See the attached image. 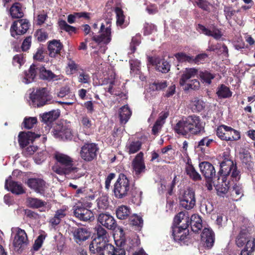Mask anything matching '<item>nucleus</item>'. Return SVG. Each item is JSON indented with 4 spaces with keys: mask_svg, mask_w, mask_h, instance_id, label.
I'll return each mask as SVG.
<instances>
[{
    "mask_svg": "<svg viewBox=\"0 0 255 255\" xmlns=\"http://www.w3.org/2000/svg\"><path fill=\"white\" fill-rule=\"evenodd\" d=\"M54 157L58 164H55L52 167L53 171L59 175H71V178L74 179H78L85 175L84 169L73 166V159L70 156L56 152Z\"/></svg>",
    "mask_w": 255,
    "mask_h": 255,
    "instance_id": "obj_1",
    "label": "nucleus"
},
{
    "mask_svg": "<svg viewBox=\"0 0 255 255\" xmlns=\"http://www.w3.org/2000/svg\"><path fill=\"white\" fill-rule=\"evenodd\" d=\"M204 129V124L199 117L195 115L184 117L175 125L173 130L179 135L186 136L189 134L197 135Z\"/></svg>",
    "mask_w": 255,
    "mask_h": 255,
    "instance_id": "obj_2",
    "label": "nucleus"
},
{
    "mask_svg": "<svg viewBox=\"0 0 255 255\" xmlns=\"http://www.w3.org/2000/svg\"><path fill=\"white\" fill-rule=\"evenodd\" d=\"M220 177L222 178V184L219 183L215 185L216 189L218 193L225 194L229 189L230 180L237 181L240 178L239 172L237 170V167L232 160H228L223 161L220 164Z\"/></svg>",
    "mask_w": 255,
    "mask_h": 255,
    "instance_id": "obj_3",
    "label": "nucleus"
},
{
    "mask_svg": "<svg viewBox=\"0 0 255 255\" xmlns=\"http://www.w3.org/2000/svg\"><path fill=\"white\" fill-rule=\"evenodd\" d=\"M86 201L81 199L74 206V215L81 221H88L94 220V216L93 212L90 209L91 203L88 201L93 200L95 196L93 195L86 197Z\"/></svg>",
    "mask_w": 255,
    "mask_h": 255,
    "instance_id": "obj_4",
    "label": "nucleus"
},
{
    "mask_svg": "<svg viewBox=\"0 0 255 255\" xmlns=\"http://www.w3.org/2000/svg\"><path fill=\"white\" fill-rule=\"evenodd\" d=\"M236 244L238 247H244L241 255H253L255 250V238L249 230L242 228L236 238Z\"/></svg>",
    "mask_w": 255,
    "mask_h": 255,
    "instance_id": "obj_5",
    "label": "nucleus"
},
{
    "mask_svg": "<svg viewBox=\"0 0 255 255\" xmlns=\"http://www.w3.org/2000/svg\"><path fill=\"white\" fill-rule=\"evenodd\" d=\"M111 20L108 19L105 23H102L100 26L99 34H92V39L98 45H103L101 46L100 51L104 53L107 47V44L109 43L111 40Z\"/></svg>",
    "mask_w": 255,
    "mask_h": 255,
    "instance_id": "obj_6",
    "label": "nucleus"
},
{
    "mask_svg": "<svg viewBox=\"0 0 255 255\" xmlns=\"http://www.w3.org/2000/svg\"><path fill=\"white\" fill-rule=\"evenodd\" d=\"M130 191L129 181L127 177L120 174L114 185L113 192L115 196L122 199L127 196Z\"/></svg>",
    "mask_w": 255,
    "mask_h": 255,
    "instance_id": "obj_7",
    "label": "nucleus"
},
{
    "mask_svg": "<svg viewBox=\"0 0 255 255\" xmlns=\"http://www.w3.org/2000/svg\"><path fill=\"white\" fill-rule=\"evenodd\" d=\"M12 234L14 235L12 245L15 251L21 252L28 243L27 236L24 230L18 227L11 228Z\"/></svg>",
    "mask_w": 255,
    "mask_h": 255,
    "instance_id": "obj_8",
    "label": "nucleus"
},
{
    "mask_svg": "<svg viewBox=\"0 0 255 255\" xmlns=\"http://www.w3.org/2000/svg\"><path fill=\"white\" fill-rule=\"evenodd\" d=\"M29 98L31 104L34 107H40L50 103L51 96L48 94L46 88H43L36 90L30 94Z\"/></svg>",
    "mask_w": 255,
    "mask_h": 255,
    "instance_id": "obj_9",
    "label": "nucleus"
},
{
    "mask_svg": "<svg viewBox=\"0 0 255 255\" xmlns=\"http://www.w3.org/2000/svg\"><path fill=\"white\" fill-rule=\"evenodd\" d=\"M216 134L221 139L226 141L238 140L241 138L239 131L225 125L217 128Z\"/></svg>",
    "mask_w": 255,
    "mask_h": 255,
    "instance_id": "obj_10",
    "label": "nucleus"
},
{
    "mask_svg": "<svg viewBox=\"0 0 255 255\" xmlns=\"http://www.w3.org/2000/svg\"><path fill=\"white\" fill-rule=\"evenodd\" d=\"M90 251L92 254L97 255H111L112 250H114V246L106 242H101L99 239H94L92 241L89 246Z\"/></svg>",
    "mask_w": 255,
    "mask_h": 255,
    "instance_id": "obj_11",
    "label": "nucleus"
},
{
    "mask_svg": "<svg viewBox=\"0 0 255 255\" xmlns=\"http://www.w3.org/2000/svg\"><path fill=\"white\" fill-rule=\"evenodd\" d=\"M98 150V148L95 143L85 144L81 147L80 156L85 161H92L96 157Z\"/></svg>",
    "mask_w": 255,
    "mask_h": 255,
    "instance_id": "obj_12",
    "label": "nucleus"
},
{
    "mask_svg": "<svg viewBox=\"0 0 255 255\" xmlns=\"http://www.w3.org/2000/svg\"><path fill=\"white\" fill-rule=\"evenodd\" d=\"M184 218L181 221L180 224L173 230L172 235L175 240L181 241L184 240L185 238L186 233L184 232L190 225V218L188 213Z\"/></svg>",
    "mask_w": 255,
    "mask_h": 255,
    "instance_id": "obj_13",
    "label": "nucleus"
},
{
    "mask_svg": "<svg viewBox=\"0 0 255 255\" xmlns=\"http://www.w3.org/2000/svg\"><path fill=\"white\" fill-rule=\"evenodd\" d=\"M196 203L195 193L191 189L185 190L180 198V204L183 208L187 210L192 209Z\"/></svg>",
    "mask_w": 255,
    "mask_h": 255,
    "instance_id": "obj_14",
    "label": "nucleus"
},
{
    "mask_svg": "<svg viewBox=\"0 0 255 255\" xmlns=\"http://www.w3.org/2000/svg\"><path fill=\"white\" fill-rule=\"evenodd\" d=\"M29 27V23L26 19H21L14 21L10 27L11 35L14 37L16 35L23 34Z\"/></svg>",
    "mask_w": 255,
    "mask_h": 255,
    "instance_id": "obj_15",
    "label": "nucleus"
},
{
    "mask_svg": "<svg viewBox=\"0 0 255 255\" xmlns=\"http://www.w3.org/2000/svg\"><path fill=\"white\" fill-rule=\"evenodd\" d=\"M131 166L133 171L136 175L144 172L145 165L143 159V153L139 152L133 159Z\"/></svg>",
    "mask_w": 255,
    "mask_h": 255,
    "instance_id": "obj_16",
    "label": "nucleus"
},
{
    "mask_svg": "<svg viewBox=\"0 0 255 255\" xmlns=\"http://www.w3.org/2000/svg\"><path fill=\"white\" fill-rule=\"evenodd\" d=\"M53 134L56 138L62 140L71 139L73 136L71 129L67 126L56 127L54 129Z\"/></svg>",
    "mask_w": 255,
    "mask_h": 255,
    "instance_id": "obj_17",
    "label": "nucleus"
},
{
    "mask_svg": "<svg viewBox=\"0 0 255 255\" xmlns=\"http://www.w3.org/2000/svg\"><path fill=\"white\" fill-rule=\"evenodd\" d=\"M27 185L31 189L40 194L44 193L46 187L45 182L40 178H30L27 181Z\"/></svg>",
    "mask_w": 255,
    "mask_h": 255,
    "instance_id": "obj_18",
    "label": "nucleus"
},
{
    "mask_svg": "<svg viewBox=\"0 0 255 255\" xmlns=\"http://www.w3.org/2000/svg\"><path fill=\"white\" fill-rule=\"evenodd\" d=\"M148 61L153 65L155 66L156 70L162 73H166L170 69V65L164 59L159 57H149Z\"/></svg>",
    "mask_w": 255,
    "mask_h": 255,
    "instance_id": "obj_19",
    "label": "nucleus"
},
{
    "mask_svg": "<svg viewBox=\"0 0 255 255\" xmlns=\"http://www.w3.org/2000/svg\"><path fill=\"white\" fill-rule=\"evenodd\" d=\"M40 137V134L28 131L27 132H21L18 135V142L20 147L24 148L34 139Z\"/></svg>",
    "mask_w": 255,
    "mask_h": 255,
    "instance_id": "obj_20",
    "label": "nucleus"
},
{
    "mask_svg": "<svg viewBox=\"0 0 255 255\" xmlns=\"http://www.w3.org/2000/svg\"><path fill=\"white\" fill-rule=\"evenodd\" d=\"M98 221L102 226L110 230H114L117 226L114 217L109 214H100Z\"/></svg>",
    "mask_w": 255,
    "mask_h": 255,
    "instance_id": "obj_21",
    "label": "nucleus"
},
{
    "mask_svg": "<svg viewBox=\"0 0 255 255\" xmlns=\"http://www.w3.org/2000/svg\"><path fill=\"white\" fill-rule=\"evenodd\" d=\"M200 171L206 178L211 179L216 173L214 167L209 162L204 161L199 165Z\"/></svg>",
    "mask_w": 255,
    "mask_h": 255,
    "instance_id": "obj_22",
    "label": "nucleus"
},
{
    "mask_svg": "<svg viewBox=\"0 0 255 255\" xmlns=\"http://www.w3.org/2000/svg\"><path fill=\"white\" fill-rule=\"evenodd\" d=\"M201 241L204 245L208 248H211L214 243V234L209 228H205L201 235Z\"/></svg>",
    "mask_w": 255,
    "mask_h": 255,
    "instance_id": "obj_23",
    "label": "nucleus"
},
{
    "mask_svg": "<svg viewBox=\"0 0 255 255\" xmlns=\"http://www.w3.org/2000/svg\"><path fill=\"white\" fill-rule=\"evenodd\" d=\"M198 31L207 36H211L216 39H219L222 36V32L218 28H213L209 29L201 24H198L197 27Z\"/></svg>",
    "mask_w": 255,
    "mask_h": 255,
    "instance_id": "obj_24",
    "label": "nucleus"
},
{
    "mask_svg": "<svg viewBox=\"0 0 255 255\" xmlns=\"http://www.w3.org/2000/svg\"><path fill=\"white\" fill-rule=\"evenodd\" d=\"M74 239L78 244L86 240L90 236V233L86 228H77L73 232Z\"/></svg>",
    "mask_w": 255,
    "mask_h": 255,
    "instance_id": "obj_25",
    "label": "nucleus"
},
{
    "mask_svg": "<svg viewBox=\"0 0 255 255\" xmlns=\"http://www.w3.org/2000/svg\"><path fill=\"white\" fill-rule=\"evenodd\" d=\"M5 188L8 191H10L12 193L16 194H21L24 192L21 184L10 181L9 179L5 180Z\"/></svg>",
    "mask_w": 255,
    "mask_h": 255,
    "instance_id": "obj_26",
    "label": "nucleus"
},
{
    "mask_svg": "<svg viewBox=\"0 0 255 255\" xmlns=\"http://www.w3.org/2000/svg\"><path fill=\"white\" fill-rule=\"evenodd\" d=\"M39 70L40 77L44 80L54 81L62 80L63 77L61 75L54 74L51 71L46 70L44 67H40Z\"/></svg>",
    "mask_w": 255,
    "mask_h": 255,
    "instance_id": "obj_27",
    "label": "nucleus"
},
{
    "mask_svg": "<svg viewBox=\"0 0 255 255\" xmlns=\"http://www.w3.org/2000/svg\"><path fill=\"white\" fill-rule=\"evenodd\" d=\"M197 70L195 68H186L183 72L179 81L181 86H184L190 81L191 78H194L197 75Z\"/></svg>",
    "mask_w": 255,
    "mask_h": 255,
    "instance_id": "obj_28",
    "label": "nucleus"
},
{
    "mask_svg": "<svg viewBox=\"0 0 255 255\" xmlns=\"http://www.w3.org/2000/svg\"><path fill=\"white\" fill-rule=\"evenodd\" d=\"M62 47V44L58 40H53L50 41L48 46L49 56L51 57H55L60 54Z\"/></svg>",
    "mask_w": 255,
    "mask_h": 255,
    "instance_id": "obj_29",
    "label": "nucleus"
},
{
    "mask_svg": "<svg viewBox=\"0 0 255 255\" xmlns=\"http://www.w3.org/2000/svg\"><path fill=\"white\" fill-rule=\"evenodd\" d=\"M36 71L35 66L34 65H32L30 67L28 71H25L22 79V82L26 84L32 82L36 76Z\"/></svg>",
    "mask_w": 255,
    "mask_h": 255,
    "instance_id": "obj_30",
    "label": "nucleus"
},
{
    "mask_svg": "<svg viewBox=\"0 0 255 255\" xmlns=\"http://www.w3.org/2000/svg\"><path fill=\"white\" fill-rule=\"evenodd\" d=\"M117 81L116 80V75L112 73L110 76L108 78H105L103 81V84H109L107 88V91L112 95L119 96L120 94L117 93L113 89V86L116 84Z\"/></svg>",
    "mask_w": 255,
    "mask_h": 255,
    "instance_id": "obj_31",
    "label": "nucleus"
},
{
    "mask_svg": "<svg viewBox=\"0 0 255 255\" xmlns=\"http://www.w3.org/2000/svg\"><path fill=\"white\" fill-rule=\"evenodd\" d=\"M142 143L139 141H128L126 146V151L129 154H134L138 151L141 147Z\"/></svg>",
    "mask_w": 255,
    "mask_h": 255,
    "instance_id": "obj_32",
    "label": "nucleus"
},
{
    "mask_svg": "<svg viewBox=\"0 0 255 255\" xmlns=\"http://www.w3.org/2000/svg\"><path fill=\"white\" fill-rule=\"evenodd\" d=\"M190 225L193 232H198L202 227L200 217L197 214L192 215L190 218Z\"/></svg>",
    "mask_w": 255,
    "mask_h": 255,
    "instance_id": "obj_33",
    "label": "nucleus"
},
{
    "mask_svg": "<svg viewBox=\"0 0 255 255\" xmlns=\"http://www.w3.org/2000/svg\"><path fill=\"white\" fill-rule=\"evenodd\" d=\"M71 97V101L69 102H60V103L64 104L67 105H71L73 104L75 101V95L70 91V88L68 86L62 87L58 94V96L60 97H64L66 95H68Z\"/></svg>",
    "mask_w": 255,
    "mask_h": 255,
    "instance_id": "obj_34",
    "label": "nucleus"
},
{
    "mask_svg": "<svg viewBox=\"0 0 255 255\" xmlns=\"http://www.w3.org/2000/svg\"><path fill=\"white\" fill-rule=\"evenodd\" d=\"M185 170L186 174L193 180L198 181L201 179V175L192 164L188 163L186 165Z\"/></svg>",
    "mask_w": 255,
    "mask_h": 255,
    "instance_id": "obj_35",
    "label": "nucleus"
},
{
    "mask_svg": "<svg viewBox=\"0 0 255 255\" xmlns=\"http://www.w3.org/2000/svg\"><path fill=\"white\" fill-rule=\"evenodd\" d=\"M115 12L116 14L117 25L121 28L126 27L128 23L125 20V16L122 9L119 7H117L115 8Z\"/></svg>",
    "mask_w": 255,
    "mask_h": 255,
    "instance_id": "obj_36",
    "label": "nucleus"
},
{
    "mask_svg": "<svg viewBox=\"0 0 255 255\" xmlns=\"http://www.w3.org/2000/svg\"><path fill=\"white\" fill-rule=\"evenodd\" d=\"M119 112L121 123L125 124L128 121L131 115V112L128 106L126 105L122 107Z\"/></svg>",
    "mask_w": 255,
    "mask_h": 255,
    "instance_id": "obj_37",
    "label": "nucleus"
},
{
    "mask_svg": "<svg viewBox=\"0 0 255 255\" xmlns=\"http://www.w3.org/2000/svg\"><path fill=\"white\" fill-rule=\"evenodd\" d=\"M59 116L58 111H52L41 115L42 121L45 123H50L56 120Z\"/></svg>",
    "mask_w": 255,
    "mask_h": 255,
    "instance_id": "obj_38",
    "label": "nucleus"
},
{
    "mask_svg": "<svg viewBox=\"0 0 255 255\" xmlns=\"http://www.w3.org/2000/svg\"><path fill=\"white\" fill-rule=\"evenodd\" d=\"M10 13L13 18H21L23 15L21 5L19 3L16 2L13 4L10 9Z\"/></svg>",
    "mask_w": 255,
    "mask_h": 255,
    "instance_id": "obj_39",
    "label": "nucleus"
},
{
    "mask_svg": "<svg viewBox=\"0 0 255 255\" xmlns=\"http://www.w3.org/2000/svg\"><path fill=\"white\" fill-rule=\"evenodd\" d=\"M130 214V208L125 205H122L119 207L116 211L117 218L121 220L126 219L128 217Z\"/></svg>",
    "mask_w": 255,
    "mask_h": 255,
    "instance_id": "obj_40",
    "label": "nucleus"
},
{
    "mask_svg": "<svg viewBox=\"0 0 255 255\" xmlns=\"http://www.w3.org/2000/svg\"><path fill=\"white\" fill-rule=\"evenodd\" d=\"M190 107L193 112H200L205 107V103L201 100L194 98L191 101Z\"/></svg>",
    "mask_w": 255,
    "mask_h": 255,
    "instance_id": "obj_41",
    "label": "nucleus"
},
{
    "mask_svg": "<svg viewBox=\"0 0 255 255\" xmlns=\"http://www.w3.org/2000/svg\"><path fill=\"white\" fill-rule=\"evenodd\" d=\"M27 206L32 208H38L44 206L45 202L35 198L28 197L26 199Z\"/></svg>",
    "mask_w": 255,
    "mask_h": 255,
    "instance_id": "obj_42",
    "label": "nucleus"
},
{
    "mask_svg": "<svg viewBox=\"0 0 255 255\" xmlns=\"http://www.w3.org/2000/svg\"><path fill=\"white\" fill-rule=\"evenodd\" d=\"M217 94L220 98H226L232 96V93L229 88L224 85H221L218 87Z\"/></svg>",
    "mask_w": 255,
    "mask_h": 255,
    "instance_id": "obj_43",
    "label": "nucleus"
},
{
    "mask_svg": "<svg viewBox=\"0 0 255 255\" xmlns=\"http://www.w3.org/2000/svg\"><path fill=\"white\" fill-rule=\"evenodd\" d=\"M130 224L137 230H139L142 226L143 220L141 217L137 215H133L130 218Z\"/></svg>",
    "mask_w": 255,
    "mask_h": 255,
    "instance_id": "obj_44",
    "label": "nucleus"
},
{
    "mask_svg": "<svg viewBox=\"0 0 255 255\" xmlns=\"http://www.w3.org/2000/svg\"><path fill=\"white\" fill-rule=\"evenodd\" d=\"M97 234V238L95 239H99L101 242H106L107 241V231L101 226H98L96 228Z\"/></svg>",
    "mask_w": 255,
    "mask_h": 255,
    "instance_id": "obj_45",
    "label": "nucleus"
},
{
    "mask_svg": "<svg viewBox=\"0 0 255 255\" xmlns=\"http://www.w3.org/2000/svg\"><path fill=\"white\" fill-rule=\"evenodd\" d=\"M78 69V65L72 60H69L66 67V73L68 75H72L75 73Z\"/></svg>",
    "mask_w": 255,
    "mask_h": 255,
    "instance_id": "obj_46",
    "label": "nucleus"
},
{
    "mask_svg": "<svg viewBox=\"0 0 255 255\" xmlns=\"http://www.w3.org/2000/svg\"><path fill=\"white\" fill-rule=\"evenodd\" d=\"M232 195L234 196L235 195V197H237L235 199L236 200H238V199L241 198L243 196V190L241 185L237 183L235 184L233 187Z\"/></svg>",
    "mask_w": 255,
    "mask_h": 255,
    "instance_id": "obj_47",
    "label": "nucleus"
},
{
    "mask_svg": "<svg viewBox=\"0 0 255 255\" xmlns=\"http://www.w3.org/2000/svg\"><path fill=\"white\" fill-rule=\"evenodd\" d=\"M183 86L184 87L183 89L184 90H196L199 88L200 83L196 79L191 80Z\"/></svg>",
    "mask_w": 255,
    "mask_h": 255,
    "instance_id": "obj_48",
    "label": "nucleus"
},
{
    "mask_svg": "<svg viewBox=\"0 0 255 255\" xmlns=\"http://www.w3.org/2000/svg\"><path fill=\"white\" fill-rule=\"evenodd\" d=\"M214 141V140L211 138H209L208 137H204L198 142L197 145L196 146V148L203 149V146H209L211 143Z\"/></svg>",
    "mask_w": 255,
    "mask_h": 255,
    "instance_id": "obj_49",
    "label": "nucleus"
},
{
    "mask_svg": "<svg viewBox=\"0 0 255 255\" xmlns=\"http://www.w3.org/2000/svg\"><path fill=\"white\" fill-rule=\"evenodd\" d=\"M59 25L61 29L65 30L69 33L76 32V28L68 24L67 22L64 20H60L59 21Z\"/></svg>",
    "mask_w": 255,
    "mask_h": 255,
    "instance_id": "obj_50",
    "label": "nucleus"
},
{
    "mask_svg": "<svg viewBox=\"0 0 255 255\" xmlns=\"http://www.w3.org/2000/svg\"><path fill=\"white\" fill-rule=\"evenodd\" d=\"M175 57L177 60L179 62H193L194 58L189 56L184 53H178L175 55Z\"/></svg>",
    "mask_w": 255,
    "mask_h": 255,
    "instance_id": "obj_51",
    "label": "nucleus"
},
{
    "mask_svg": "<svg viewBox=\"0 0 255 255\" xmlns=\"http://www.w3.org/2000/svg\"><path fill=\"white\" fill-rule=\"evenodd\" d=\"M25 62L24 55L22 54L15 55L13 58L12 63L15 66L21 67Z\"/></svg>",
    "mask_w": 255,
    "mask_h": 255,
    "instance_id": "obj_52",
    "label": "nucleus"
},
{
    "mask_svg": "<svg viewBox=\"0 0 255 255\" xmlns=\"http://www.w3.org/2000/svg\"><path fill=\"white\" fill-rule=\"evenodd\" d=\"M37 123V119L35 117L25 118L23 121L24 126L25 128L30 129L33 127Z\"/></svg>",
    "mask_w": 255,
    "mask_h": 255,
    "instance_id": "obj_53",
    "label": "nucleus"
},
{
    "mask_svg": "<svg viewBox=\"0 0 255 255\" xmlns=\"http://www.w3.org/2000/svg\"><path fill=\"white\" fill-rule=\"evenodd\" d=\"M129 62L131 72L136 74H139L140 73V62L138 60H131Z\"/></svg>",
    "mask_w": 255,
    "mask_h": 255,
    "instance_id": "obj_54",
    "label": "nucleus"
},
{
    "mask_svg": "<svg viewBox=\"0 0 255 255\" xmlns=\"http://www.w3.org/2000/svg\"><path fill=\"white\" fill-rule=\"evenodd\" d=\"M241 158L242 162L249 165V166H252L253 162L252 161V157L248 152H244L241 155Z\"/></svg>",
    "mask_w": 255,
    "mask_h": 255,
    "instance_id": "obj_55",
    "label": "nucleus"
},
{
    "mask_svg": "<svg viewBox=\"0 0 255 255\" xmlns=\"http://www.w3.org/2000/svg\"><path fill=\"white\" fill-rule=\"evenodd\" d=\"M193 2L200 8L206 11L209 10V3L206 0H193Z\"/></svg>",
    "mask_w": 255,
    "mask_h": 255,
    "instance_id": "obj_56",
    "label": "nucleus"
},
{
    "mask_svg": "<svg viewBox=\"0 0 255 255\" xmlns=\"http://www.w3.org/2000/svg\"><path fill=\"white\" fill-rule=\"evenodd\" d=\"M200 76L202 80L208 84L211 83V80L215 76L214 75L207 71L202 72L200 73Z\"/></svg>",
    "mask_w": 255,
    "mask_h": 255,
    "instance_id": "obj_57",
    "label": "nucleus"
},
{
    "mask_svg": "<svg viewBox=\"0 0 255 255\" xmlns=\"http://www.w3.org/2000/svg\"><path fill=\"white\" fill-rule=\"evenodd\" d=\"M97 206L100 210H105L108 207V202L107 197H101L97 200Z\"/></svg>",
    "mask_w": 255,
    "mask_h": 255,
    "instance_id": "obj_58",
    "label": "nucleus"
},
{
    "mask_svg": "<svg viewBox=\"0 0 255 255\" xmlns=\"http://www.w3.org/2000/svg\"><path fill=\"white\" fill-rule=\"evenodd\" d=\"M140 43V35L136 34L135 36L133 37L130 44V48L131 53H133L135 50V47L138 46Z\"/></svg>",
    "mask_w": 255,
    "mask_h": 255,
    "instance_id": "obj_59",
    "label": "nucleus"
},
{
    "mask_svg": "<svg viewBox=\"0 0 255 255\" xmlns=\"http://www.w3.org/2000/svg\"><path fill=\"white\" fill-rule=\"evenodd\" d=\"M78 79V82L81 83L88 84L90 82V77L89 75L84 71L79 73Z\"/></svg>",
    "mask_w": 255,
    "mask_h": 255,
    "instance_id": "obj_60",
    "label": "nucleus"
},
{
    "mask_svg": "<svg viewBox=\"0 0 255 255\" xmlns=\"http://www.w3.org/2000/svg\"><path fill=\"white\" fill-rule=\"evenodd\" d=\"M81 123L84 129H88L92 126L91 120L87 116H83L81 120Z\"/></svg>",
    "mask_w": 255,
    "mask_h": 255,
    "instance_id": "obj_61",
    "label": "nucleus"
},
{
    "mask_svg": "<svg viewBox=\"0 0 255 255\" xmlns=\"http://www.w3.org/2000/svg\"><path fill=\"white\" fill-rule=\"evenodd\" d=\"M166 82L154 83L150 85V89L152 90H160L167 87Z\"/></svg>",
    "mask_w": 255,
    "mask_h": 255,
    "instance_id": "obj_62",
    "label": "nucleus"
},
{
    "mask_svg": "<svg viewBox=\"0 0 255 255\" xmlns=\"http://www.w3.org/2000/svg\"><path fill=\"white\" fill-rule=\"evenodd\" d=\"M36 36L39 41H44L48 38L47 33L42 29H39L36 32Z\"/></svg>",
    "mask_w": 255,
    "mask_h": 255,
    "instance_id": "obj_63",
    "label": "nucleus"
},
{
    "mask_svg": "<svg viewBox=\"0 0 255 255\" xmlns=\"http://www.w3.org/2000/svg\"><path fill=\"white\" fill-rule=\"evenodd\" d=\"M37 146L30 145L25 148H23L22 152L25 156H28L33 154L37 150Z\"/></svg>",
    "mask_w": 255,
    "mask_h": 255,
    "instance_id": "obj_64",
    "label": "nucleus"
}]
</instances>
